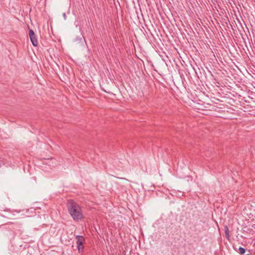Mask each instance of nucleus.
Returning a JSON list of instances; mask_svg holds the SVG:
<instances>
[{
  "label": "nucleus",
  "mask_w": 255,
  "mask_h": 255,
  "mask_svg": "<svg viewBox=\"0 0 255 255\" xmlns=\"http://www.w3.org/2000/svg\"><path fill=\"white\" fill-rule=\"evenodd\" d=\"M232 29H233L234 31H236V30L234 28H233V27H232Z\"/></svg>",
  "instance_id": "10"
},
{
  "label": "nucleus",
  "mask_w": 255,
  "mask_h": 255,
  "mask_svg": "<svg viewBox=\"0 0 255 255\" xmlns=\"http://www.w3.org/2000/svg\"><path fill=\"white\" fill-rule=\"evenodd\" d=\"M238 252L241 254V255H244L245 253H246V250L245 249L242 248V247H240L238 249Z\"/></svg>",
  "instance_id": "8"
},
{
  "label": "nucleus",
  "mask_w": 255,
  "mask_h": 255,
  "mask_svg": "<svg viewBox=\"0 0 255 255\" xmlns=\"http://www.w3.org/2000/svg\"><path fill=\"white\" fill-rule=\"evenodd\" d=\"M229 233V230L227 226H225V233L226 235V237L228 240H229V237H230Z\"/></svg>",
  "instance_id": "7"
},
{
  "label": "nucleus",
  "mask_w": 255,
  "mask_h": 255,
  "mask_svg": "<svg viewBox=\"0 0 255 255\" xmlns=\"http://www.w3.org/2000/svg\"><path fill=\"white\" fill-rule=\"evenodd\" d=\"M246 255H251V254H247Z\"/></svg>",
  "instance_id": "11"
},
{
  "label": "nucleus",
  "mask_w": 255,
  "mask_h": 255,
  "mask_svg": "<svg viewBox=\"0 0 255 255\" xmlns=\"http://www.w3.org/2000/svg\"><path fill=\"white\" fill-rule=\"evenodd\" d=\"M77 248L79 251V253L82 252L84 250L83 244L81 243V244H79V243H77Z\"/></svg>",
  "instance_id": "6"
},
{
  "label": "nucleus",
  "mask_w": 255,
  "mask_h": 255,
  "mask_svg": "<svg viewBox=\"0 0 255 255\" xmlns=\"http://www.w3.org/2000/svg\"><path fill=\"white\" fill-rule=\"evenodd\" d=\"M67 205L68 211L74 220L78 221L83 219L82 210L78 204L70 200L68 201Z\"/></svg>",
  "instance_id": "1"
},
{
  "label": "nucleus",
  "mask_w": 255,
  "mask_h": 255,
  "mask_svg": "<svg viewBox=\"0 0 255 255\" xmlns=\"http://www.w3.org/2000/svg\"><path fill=\"white\" fill-rule=\"evenodd\" d=\"M29 35L30 40L32 43V45L34 47L37 46L38 42L36 38V36L33 30L30 29L29 32Z\"/></svg>",
  "instance_id": "4"
},
{
  "label": "nucleus",
  "mask_w": 255,
  "mask_h": 255,
  "mask_svg": "<svg viewBox=\"0 0 255 255\" xmlns=\"http://www.w3.org/2000/svg\"><path fill=\"white\" fill-rule=\"evenodd\" d=\"M177 49H176V48L173 49L174 51V52H177Z\"/></svg>",
  "instance_id": "9"
},
{
  "label": "nucleus",
  "mask_w": 255,
  "mask_h": 255,
  "mask_svg": "<svg viewBox=\"0 0 255 255\" xmlns=\"http://www.w3.org/2000/svg\"><path fill=\"white\" fill-rule=\"evenodd\" d=\"M15 213H18L17 211H11L8 209L3 210L0 209V216L9 219H12L13 216L15 215Z\"/></svg>",
  "instance_id": "2"
},
{
  "label": "nucleus",
  "mask_w": 255,
  "mask_h": 255,
  "mask_svg": "<svg viewBox=\"0 0 255 255\" xmlns=\"http://www.w3.org/2000/svg\"><path fill=\"white\" fill-rule=\"evenodd\" d=\"M173 50L172 49H157V52L159 53V55L161 57L163 58L164 56L167 58L172 57V53L170 50Z\"/></svg>",
  "instance_id": "3"
},
{
  "label": "nucleus",
  "mask_w": 255,
  "mask_h": 255,
  "mask_svg": "<svg viewBox=\"0 0 255 255\" xmlns=\"http://www.w3.org/2000/svg\"><path fill=\"white\" fill-rule=\"evenodd\" d=\"M76 244L79 243V244L83 243L84 244L85 242V238L82 236L77 235L76 236Z\"/></svg>",
  "instance_id": "5"
}]
</instances>
